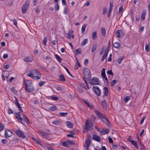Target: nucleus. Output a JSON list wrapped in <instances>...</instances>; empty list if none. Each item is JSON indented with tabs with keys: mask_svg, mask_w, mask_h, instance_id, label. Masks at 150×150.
<instances>
[{
	"mask_svg": "<svg viewBox=\"0 0 150 150\" xmlns=\"http://www.w3.org/2000/svg\"><path fill=\"white\" fill-rule=\"evenodd\" d=\"M96 113L98 117L100 119H103L105 117V116H104L102 113H101L98 110L96 111Z\"/></svg>",
	"mask_w": 150,
	"mask_h": 150,
	"instance_id": "obj_13",
	"label": "nucleus"
},
{
	"mask_svg": "<svg viewBox=\"0 0 150 150\" xmlns=\"http://www.w3.org/2000/svg\"><path fill=\"white\" fill-rule=\"evenodd\" d=\"M12 132L9 130H5V136L6 138H9L12 136Z\"/></svg>",
	"mask_w": 150,
	"mask_h": 150,
	"instance_id": "obj_12",
	"label": "nucleus"
},
{
	"mask_svg": "<svg viewBox=\"0 0 150 150\" xmlns=\"http://www.w3.org/2000/svg\"><path fill=\"white\" fill-rule=\"evenodd\" d=\"M101 105L103 107L106 108L107 107V104L105 100L102 101L101 102Z\"/></svg>",
	"mask_w": 150,
	"mask_h": 150,
	"instance_id": "obj_21",
	"label": "nucleus"
},
{
	"mask_svg": "<svg viewBox=\"0 0 150 150\" xmlns=\"http://www.w3.org/2000/svg\"><path fill=\"white\" fill-rule=\"evenodd\" d=\"M2 142L4 144H6L7 143V140L6 139H3L2 140Z\"/></svg>",
	"mask_w": 150,
	"mask_h": 150,
	"instance_id": "obj_57",
	"label": "nucleus"
},
{
	"mask_svg": "<svg viewBox=\"0 0 150 150\" xmlns=\"http://www.w3.org/2000/svg\"><path fill=\"white\" fill-rule=\"evenodd\" d=\"M116 36L119 38H122L124 35L123 31L121 30H119L115 32Z\"/></svg>",
	"mask_w": 150,
	"mask_h": 150,
	"instance_id": "obj_10",
	"label": "nucleus"
},
{
	"mask_svg": "<svg viewBox=\"0 0 150 150\" xmlns=\"http://www.w3.org/2000/svg\"><path fill=\"white\" fill-rule=\"evenodd\" d=\"M123 9V7L122 6H121V7H120L119 9V11L117 12V13L118 14H120L121 12L122 11Z\"/></svg>",
	"mask_w": 150,
	"mask_h": 150,
	"instance_id": "obj_45",
	"label": "nucleus"
},
{
	"mask_svg": "<svg viewBox=\"0 0 150 150\" xmlns=\"http://www.w3.org/2000/svg\"><path fill=\"white\" fill-rule=\"evenodd\" d=\"M67 142L68 143L71 145H74V143L73 142V141L71 140H69L67 141Z\"/></svg>",
	"mask_w": 150,
	"mask_h": 150,
	"instance_id": "obj_55",
	"label": "nucleus"
},
{
	"mask_svg": "<svg viewBox=\"0 0 150 150\" xmlns=\"http://www.w3.org/2000/svg\"><path fill=\"white\" fill-rule=\"evenodd\" d=\"M25 87L26 90L28 92L33 91L35 88L33 85V82L28 80H25Z\"/></svg>",
	"mask_w": 150,
	"mask_h": 150,
	"instance_id": "obj_2",
	"label": "nucleus"
},
{
	"mask_svg": "<svg viewBox=\"0 0 150 150\" xmlns=\"http://www.w3.org/2000/svg\"><path fill=\"white\" fill-rule=\"evenodd\" d=\"M73 33V31L72 30H69L68 33L67 34V38L70 39L71 38V35Z\"/></svg>",
	"mask_w": 150,
	"mask_h": 150,
	"instance_id": "obj_23",
	"label": "nucleus"
},
{
	"mask_svg": "<svg viewBox=\"0 0 150 150\" xmlns=\"http://www.w3.org/2000/svg\"><path fill=\"white\" fill-rule=\"evenodd\" d=\"M30 0H26L23 5L22 8V13L23 14L26 13L29 6Z\"/></svg>",
	"mask_w": 150,
	"mask_h": 150,
	"instance_id": "obj_5",
	"label": "nucleus"
},
{
	"mask_svg": "<svg viewBox=\"0 0 150 150\" xmlns=\"http://www.w3.org/2000/svg\"><path fill=\"white\" fill-rule=\"evenodd\" d=\"M101 75L103 78V79H105V77H107L105 74V69L103 68L102 69L101 71Z\"/></svg>",
	"mask_w": 150,
	"mask_h": 150,
	"instance_id": "obj_20",
	"label": "nucleus"
},
{
	"mask_svg": "<svg viewBox=\"0 0 150 150\" xmlns=\"http://www.w3.org/2000/svg\"><path fill=\"white\" fill-rule=\"evenodd\" d=\"M59 79L60 81H66V79L64 75H60L59 77Z\"/></svg>",
	"mask_w": 150,
	"mask_h": 150,
	"instance_id": "obj_24",
	"label": "nucleus"
},
{
	"mask_svg": "<svg viewBox=\"0 0 150 150\" xmlns=\"http://www.w3.org/2000/svg\"><path fill=\"white\" fill-rule=\"evenodd\" d=\"M93 123H91L89 120H87L86 122L85 129L89 131L92 130L93 129Z\"/></svg>",
	"mask_w": 150,
	"mask_h": 150,
	"instance_id": "obj_6",
	"label": "nucleus"
},
{
	"mask_svg": "<svg viewBox=\"0 0 150 150\" xmlns=\"http://www.w3.org/2000/svg\"><path fill=\"white\" fill-rule=\"evenodd\" d=\"M108 140L109 141V143H113V141L110 137L109 136L108 137Z\"/></svg>",
	"mask_w": 150,
	"mask_h": 150,
	"instance_id": "obj_53",
	"label": "nucleus"
},
{
	"mask_svg": "<svg viewBox=\"0 0 150 150\" xmlns=\"http://www.w3.org/2000/svg\"><path fill=\"white\" fill-rule=\"evenodd\" d=\"M54 8L55 10L57 11H58L59 9V6L58 4H55Z\"/></svg>",
	"mask_w": 150,
	"mask_h": 150,
	"instance_id": "obj_41",
	"label": "nucleus"
},
{
	"mask_svg": "<svg viewBox=\"0 0 150 150\" xmlns=\"http://www.w3.org/2000/svg\"><path fill=\"white\" fill-rule=\"evenodd\" d=\"M13 24L14 25L16 26V27L17 26V20L15 19H14L13 20Z\"/></svg>",
	"mask_w": 150,
	"mask_h": 150,
	"instance_id": "obj_56",
	"label": "nucleus"
},
{
	"mask_svg": "<svg viewBox=\"0 0 150 150\" xmlns=\"http://www.w3.org/2000/svg\"><path fill=\"white\" fill-rule=\"evenodd\" d=\"M107 73L109 75H113V73L112 71L111 70H110L108 71L107 72Z\"/></svg>",
	"mask_w": 150,
	"mask_h": 150,
	"instance_id": "obj_64",
	"label": "nucleus"
},
{
	"mask_svg": "<svg viewBox=\"0 0 150 150\" xmlns=\"http://www.w3.org/2000/svg\"><path fill=\"white\" fill-rule=\"evenodd\" d=\"M49 109L52 111H54L57 109V108L56 106H54L50 107Z\"/></svg>",
	"mask_w": 150,
	"mask_h": 150,
	"instance_id": "obj_40",
	"label": "nucleus"
},
{
	"mask_svg": "<svg viewBox=\"0 0 150 150\" xmlns=\"http://www.w3.org/2000/svg\"><path fill=\"white\" fill-rule=\"evenodd\" d=\"M62 145L64 146L67 147L68 146V144L67 142H64L62 143Z\"/></svg>",
	"mask_w": 150,
	"mask_h": 150,
	"instance_id": "obj_52",
	"label": "nucleus"
},
{
	"mask_svg": "<svg viewBox=\"0 0 150 150\" xmlns=\"http://www.w3.org/2000/svg\"><path fill=\"white\" fill-rule=\"evenodd\" d=\"M47 42V37L45 38L43 41V43L44 45L46 46V43Z\"/></svg>",
	"mask_w": 150,
	"mask_h": 150,
	"instance_id": "obj_43",
	"label": "nucleus"
},
{
	"mask_svg": "<svg viewBox=\"0 0 150 150\" xmlns=\"http://www.w3.org/2000/svg\"><path fill=\"white\" fill-rule=\"evenodd\" d=\"M67 8L65 7L64 8V13L65 14H67Z\"/></svg>",
	"mask_w": 150,
	"mask_h": 150,
	"instance_id": "obj_58",
	"label": "nucleus"
},
{
	"mask_svg": "<svg viewBox=\"0 0 150 150\" xmlns=\"http://www.w3.org/2000/svg\"><path fill=\"white\" fill-rule=\"evenodd\" d=\"M125 56H122L120 58L118 59L117 60L118 63L120 64L121 63L122 60L125 58Z\"/></svg>",
	"mask_w": 150,
	"mask_h": 150,
	"instance_id": "obj_37",
	"label": "nucleus"
},
{
	"mask_svg": "<svg viewBox=\"0 0 150 150\" xmlns=\"http://www.w3.org/2000/svg\"><path fill=\"white\" fill-rule=\"evenodd\" d=\"M146 15V13L145 11H144L142 12L141 15V19L142 21H144L145 19Z\"/></svg>",
	"mask_w": 150,
	"mask_h": 150,
	"instance_id": "obj_25",
	"label": "nucleus"
},
{
	"mask_svg": "<svg viewBox=\"0 0 150 150\" xmlns=\"http://www.w3.org/2000/svg\"><path fill=\"white\" fill-rule=\"evenodd\" d=\"M130 99V97L129 96H127L124 98V101L125 103L127 102Z\"/></svg>",
	"mask_w": 150,
	"mask_h": 150,
	"instance_id": "obj_47",
	"label": "nucleus"
},
{
	"mask_svg": "<svg viewBox=\"0 0 150 150\" xmlns=\"http://www.w3.org/2000/svg\"><path fill=\"white\" fill-rule=\"evenodd\" d=\"M86 25H87L86 24H85L82 26L81 28V32L82 33H83L84 32Z\"/></svg>",
	"mask_w": 150,
	"mask_h": 150,
	"instance_id": "obj_31",
	"label": "nucleus"
},
{
	"mask_svg": "<svg viewBox=\"0 0 150 150\" xmlns=\"http://www.w3.org/2000/svg\"><path fill=\"white\" fill-rule=\"evenodd\" d=\"M51 98L52 100L55 101H57L59 99L56 96H52Z\"/></svg>",
	"mask_w": 150,
	"mask_h": 150,
	"instance_id": "obj_54",
	"label": "nucleus"
},
{
	"mask_svg": "<svg viewBox=\"0 0 150 150\" xmlns=\"http://www.w3.org/2000/svg\"><path fill=\"white\" fill-rule=\"evenodd\" d=\"M66 124L67 126L69 128H71L73 127V124L70 122L67 121L66 122Z\"/></svg>",
	"mask_w": 150,
	"mask_h": 150,
	"instance_id": "obj_18",
	"label": "nucleus"
},
{
	"mask_svg": "<svg viewBox=\"0 0 150 150\" xmlns=\"http://www.w3.org/2000/svg\"><path fill=\"white\" fill-rule=\"evenodd\" d=\"M4 127V126L3 124L1 123L0 124V131L3 129Z\"/></svg>",
	"mask_w": 150,
	"mask_h": 150,
	"instance_id": "obj_61",
	"label": "nucleus"
},
{
	"mask_svg": "<svg viewBox=\"0 0 150 150\" xmlns=\"http://www.w3.org/2000/svg\"><path fill=\"white\" fill-rule=\"evenodd\" d=\"M113 46L115 48H119L120 46L119 43L117 42H115Z\"/></svg>",
	"mask_w": 150,
	"mask_h": 150,
	"instance_id": "obj_38",
	"label": "nucleus"
},
{
	"mask_svg": "<svg viewBox=\"0 0 150 150\" xmlns=\"http://www.w3.org/2000/svg\"><path fill=\"white\" fill-rule=\"evenodd\" d=\"M109 132V129H105L103 130L101 132V134L103 135L105 134L108 133Z\"/></svg>",
	"mask_w": 150,
	"mask_h": 150,
	"instance_id": "obj_26",
	"label": "nucleus"
},
{
	"mask_svg": "<svg viewBox=\"0 0 150 150\" xmlns=\"http://www.w3.org/2000/svg\"><path fill=\"white\" fill-rule=\"evenodd\" d=\"M39 133L40 134L43 135L44 137H47V134L45 132H43L41 131H39Z\"/></svg>",
	"mask_w": 150,
	"mask_h": 150,
	"instance_id": "obj_35",
	"label": "nucleus"
},
{
	"mask_svg": "<svg viewBox=\"0 0 150 150\" xmlns=\"http://www.w3.org/2000/svg\"><path fill=\"white\" fill-rule=\"evenodd\" d=\"M15 115L16 118L18 120V122L21 123L23 124L25 122L27 124L30 123L25 115L23 114L21 115L19 112L16 113Z\"/></svg>",
	"mask_w": 150,
	"mask_h": 150,
	"instance_id": "obj_1",
	"label": "nucleus"
},
{
	"mask_svg": "<svg viewBox=\"0 0 150 150\" xmlns=\"http://www.w3.org/2000/svg\"><path fill=\"white\" fill-rule=\"evenodd\" d=\"M76 54L77 55H78L79 54L81 53V49L80 48H79L77 49L76 50Z\"/></svg>",
	"mask_w": 150,
	"mask_h": 150,
	"instance_id": "obj_29",
	"label": "nucleus"
},
{
	"mask_svg": "<svg viewBox=\"0 0 150 150\" xmlns=\"http://www.w3.org/2000/svg\"><path fill=\"white\" fill-rule=\"evenodd\" d=\"M45 83V81H41L39 83L38 85L40 86L41 87L43 86Z\"/></svg>",
	"mask_w": 150,
	"mask_h": 150,
	"instance_id": "obj_48",
	"label": "nucleus"
},
{
	"mask_svg": "<svg viewBox=\"0 0 150 150\" xmlns=\"http://www.w3.org/2000/svg\"><path fill=\"white\" fill-rule=\"evenodd\" d=\"M109 52V50H105V52L103 57L102 58V61L103 62L104 59L106 58L107 57L108 53Z\"/></svg>",
	"mask_w": 150,
	"mask_h": 150,
	"instance_id": "obj_17",
	"label": "nucleus"
},
{
	"mask_svg": "<svg viewBox=\"0 0 150 150\" xmlns=\"http://www.w3.org/2000/svg\"><path fill=\"white\" fill-rule=\"evenodd\" d=\"M55 58L59 62H60L62 60V59L57 54L55 55Z\"/></svg>",
	"mask_w": 150,
	"mask_h": 150,
	"instance_id": "obj_30",
	"label": "nucleus"
},
{
	"mask_svg": "<svg viewBox=\"0 0 150 150\" xmlns=\"http://www.w3.org/2000/svg\"><path fill=\"white\" fill-rule=\"evenodd\" d=\"M97 38V33L96 32H94L92 33V38L93 40H95Z\"/></svg>",
	"mask_w": 150,
	"mask_h": 150,
	"instance_id": "obj_27",
	"label": "nucleus"
},
{
	"mask_svg": "<svg viewBox=\"0 0 150 150\" xmlns=\"http://www.w3.org/2000/svg\"><path fill=\"white\" fill-rule=\"evenodd\" d=\"M104 96H107L108 94V89L107 87H105L103 88Z\"/></svg>",
	"mask_w": 150,
	"mask_h": 150,
	"instance_id": "obj_19",
	"label": "nucleus"
},
{
	"mask_svg": "<svg viewBox=\"0 0 150 150\" xmlns=\"http://www.w3.org/2000/svg\"><path fill=\"white\" fill-rule=\"evenodd\" d=\"M101 32L102 33V35H105L106 33V31L105 28H102L101 29Z\"/></svg>",
	"mask_w": 150,
	"mask_h": 150,
	"instance_id": "obj_44",
	"label": "nucleus"
},
{
	"mask_svg": "<svg viewBox=\"0 0 150 150\" xmlns=\"http://www.w3.org/2000/svg\"><path fill=\"white\" fill-rule=\"evenodd\" d=\"M33 60V59L32 58L29 56L25 58L24 59V60L25 62H32Z\"/></svg>",
	"mask_w": 150,
	"mask_h": 150,
	"instance_id": "obj_15",
	"label": "nucleus"
},
{
	"mask_svg": "<svg viewBox=\"0 0 150 150\" xmlns=\"http://www.w3.org/2000/svg\"><path fill=\"white\" fill-rule=\"evenodd\" d=\"M93 90L96 94L98 96L100 95L101 91L99 88L97 86H94L93 88Z\"/></svg>",
	"mask_w": 150,
	"mask_h": 150,
	"instance_id": "obj_8",
	"label": "nucleus"
},
{
	"mask_svg": "<svg viewBox=\"0 0 150 150\" xmlns=\"http://www.w3.org/2000/svg\"><path fill=\"white\" fill-rule=\"evenodd\" d=\"M8 112L9 114H13V111L10 108H9L8 110Z\"/></svg>",
	"mask_w": 150,
	"mask_h": 150,
	"instance_id": "obj_60",
	"label": "nucleus"
},
{
	"mask_svg": "<svg viewBox=\"0 0 150 150\" xmlns=\"http://www.w3.org/2000/svg\"><path fill=\"white\" fill-rule=\"evenodd\" d=\"M27 76H30L33 79V77L32 72L31 70L30 71V73H29V74H27Z\"/></svg>",
	"mask_w": 150,
	"mask_h": 150,
	"instance_id": "obj_49",
	"label": "nucleus"
},
{
	"mask_svg": "<svg viewBox=\"0 0 150 150\" xmlns=\"http://www.w3.org/2000/svg\"><path fill=\"white\" fill-rule=\"evenodd\" d=\"M146 118V117L145 116H144L143 118H142V119L141 120L140 122V124H142L144 121V120H145V119Z\"/></svg>",
	"mask_w": 150,
	"mask_h": 150,
	"instance_id": "obj_63",
	"label": "nucleus"
},
{
	"mask_svg": "<svg viewBox=\"0 0 150 150\" xmlns=\"http://www.w3.org/2000/svg\"><path fill=\"white\" fill-rule=\"evenodd\" d=\"M68 114L67 112H60L59 115L62 116H66Z\"/></svg>",
	"mask_w": 150,
	"mask_h": 150,
	"instance_id": "obj_46",
	"label": "nucleus"
},
{
	"mask_svg": "<svg viewBox=\"0 0 150 150\" xmlns=\"http://www.w3.org/2000/svg\"><path fill=\"white\" fill-rule=\"evenodd\" d=\"M97 47V45H93L92 49L91 52H94L96 49Z\"/></svg>",
	"mask_w": 150,
	"mask_h": 150,
	"instance_id": "obj_33",
	"label": "nucleus"
},
{
	"mask_svg": "<svg viewBox=\"0 0 150 150\" xmlns=\"http://www.w3.org/2000/svg\"><path fill=\"white\" fill-rule=\"evenodd\" d=\"M88 42V39H85L81 43V45L83 46L86 45Z\"/></svg>",
	"mask_w": 150,
	"mask_h": 150,
	"instance_id": "obj_28",
	"label": "nucleus"
},
{
	"mask_svg": "<svg viewBox=\"0 0 150 150\" xmlns=\"http://www.w3.org/2000/svg\"><path fill=\"white\" fill-rule=\"evenodd\" d=\"M84 102L88 107H89L91 108H93L92 106L90 105L88 100H84Z\"/></svg>",
	"mask_w": 150,
	"mask_h": 150,
	"instance_id": "obj_32",
	"label": "nucleus"
},
{
	"mask_svg": "<svg viewBox=\"0 0 150 150\" xmlns=\"http://www.w3.org/2000/svg\"><path fill=\"white\" fill-rule=\"evenodd\" d=\"M103 11L102 12V14L104 15L106 13L107 11V9L106 8H103Z\"/></svg>",
	"mask_w": 150,
	"mask_h": 150,
	"instance_id": "obj_50",
	"label": "nucleus"
},
{
	"mask_svg": "<svg viewBox=\"0 0 150 150\" xmlns=\"http://www.w3.org/2000/svg\"><path fill=\"white\" fill-rule=\"evenodd\" d=\"M60 122L59 121L55 120L52 122V124L56 125H59L60 124Z\"/></svg>",
	"mask_w": 150,
	"mask_h": 150,
	"instance_id": "obj_34",
	"label": "nucleus"
},
{
	"mask_svg": "<svg viewBox=\"0 0 150 150\" xmlns=\"http://www.w3.org/2000/svg\"><path fill=\"white\" fill-rule=\"evenodd\" d=\"M110 45H111L110 42V40H109L108 41V44L107 45V47H106V48L105 50H109V51L110 49Z\"/></svg>",
	"mask_w": 150,
	"mask_h": 150,
	"instance_id": "obj_36",
	"label": "nucleus"
},
{
	"mask_svg": "<svg viewBox=\"0 0 150 150\" xmlns=\"http://www.w3.org/2000/svg\"><path fill=\"white\" fill-rule=\"evenodd\" d=\"M92 139L99 142H100L101 140L100 137L96 134H94L93 135L92 137Z\"/></svg>",
	"mask_w": 150,
	"mask_h": 150,
	"instance_id": "obj_14",
	"label": "nucleus"
},
{
	"mask_svg": "<svg viewBox=\"0 0 150 150\" xmlns=\"http://www.w3.org/2000/svg\"><path fill=\"white\" fill-rule=\"evenodd\" d=\"M128 141L130 142L131 144L134 145V146L136 145L137 144V142L136 141H135L133 140L130 141L129 140H128Z\"/></svg>",
	"mask_w": 150,
	"mask_h": 150,
	"instance_id": "obj_39",
	"label": "nucleus"
},
{
	"mask_svg": "<svg viewBox=\"0 0 150 150\" xmlns=\"http://www.w3.org/2000/svg\"><path fill=\"white\" fill-rule=\"evenodd\" d=\"M15 104L16 105L17 107L18 108V109L20 111H21L22 112H23L22 107H21V105L19 103L18 101V99L16 98V96H15Z\"/></svg>",
	"mask_w": 150,
	"mask_h": 150,
	"instance_id": "obj_11",
	"label": "nucleus"
},
{
	"mask_svg": "<svg viewBox=\"0 0 150 150\" xmlns=\"http://www.w3.org/2000/svg\"><path fill=\"white\" fill-rule=\"evenodd\" d=\"M117 83V80L114 79L112 80V81L111 82V86H114L115 84Z\"/></svg>",
	"mask_w": 150,
	"mask_h": 150,
	"instance_id": "obj_42",
	"label": "nucleus"
},
{
	"mask_svg": "<svg viewBox=\"0 0 150 150\" xmlns=\"http://www.w3.org/2000/svg\"><path fill=\"white\" fill-rule=\"evenodd\" d=\"M31 70L33 76V79L37 80L40 79L41 74L39 71L33 69Z\"/></svg>",
	"mask_w": 150,
	"mask_h": 150,
	"instance_id": "obj_4",
	"label": "nucleus"
},
{
	"mask_svg": "<svg viewBox=\"0 0 150 150\" xmlns=\"http://www.w3.org/2000/svg\"><path fill=\"white\" fill-rule=\"evenodd\" d=\"M145 50L147 52H148L149 50V47L147 44L145 45Z\"/></svg>",
	"mask_w": 150,
	"mask_h": 150,
	"instance_id": "obj_51",
	"label": "nucleus"
},
{
	"mask_svg": "<svg viewBox=\"0 0 150 150\" xmlns=\"http://www.w3.org/2000/svg\"><path fill=\"white\" fill-rule=\"evenodd\" d=\"M39 0H33V2L34 6H36L37 4V3Z\"/></svg>",
	"mask_w": 150,
	"mask_h": 150,
	"instance_id": "obj_62",
	"label": "nucleus"
},
{
	"mask_svg": "<svg viewBox=\"0 0 150 150\" xmlns=\"http://www.w3.org/2000/svg\"><path fill=\"white\" fill-rule=\"evenodd\" d=\"M11 90L14 93H17V91L15 90L14 87L12 88Z\"/></svg>",
	"mask_w": 150,
	"mask_h": 150,
	"instance_id": "obj_59",
	"label": "nucleus"
},
{
	"mask_svg": "<svg viewBox=\"0 0 150 150\" xmlns=\"http://www.w3.org/2000/svg\"><path fill=\"white\" fill-rule=\"evenodd\" d=\"M83 72L84 75L83 78H86L87 80H89L91 77L90 70L88 68H85L83 69Z\"/></svg>",
	"mask_w": 150,
	"mask_h": 150,
	"instance_id": "obj_3",
	"label": "nucleus"
},
{
	"mask_svg": "<svg viewBox=\"0 0 150 150\" xmlns=\"http://www.w3.org/2000/svg\"><path fill=\"white\" fill-rule=\"evenodd\" d=\"M90 83L92 85H97L99 83V80L96 77H93L91 79Z\"/></svg>",
	"mask_w": 150,
	"mask_h": 150,
	"instance_id": "obj_7",
	"label": "nucleus"
},
{
	"mask_svg": "<svg viewBox=\"0 0 150 150\" xmlns=\"http://www.w3.org/2000/svg\"><path fill=\"white\" fill-rule=\"evenodd\" d=\"M15 132L19 137L22 139H24L26 137V136L24 134L23 132L20 130H16Z\"/></svg>",
	"mask_w": 150,
	"mask_h": 150,
	"instance_id": "obj_9",
	"label": "nucleus"
},
{
	"mask_svg": "<svg viewBox=\"0 0 150 150\" xmlns=\"http://www.w3.org/2000/svg\"><path fill=\"white\" fill-rule=\"evenodd\" d=\"M85 144L86 145H84V146L85 147H86L87 149H88V147L90 146L91 144L90 140L89 139H86L85 142Z\"/></svg>",
	"mask_w": 150,
	"mask_h": 150,
	"instance_id": "obj_16",
	"label": "nucleus"
},
{
	"mask_svg": "<svg viewBox=\"0 0 150 150\" xmlns=\"http://www.w3.org/2000/svg\"><path fill=\"white\" fill-rule=\"evenodd\" d=\"M102 120L103 122L106 124L107 125H109L110 124V123L109 120L108 119L105 117H105Z\"/></svg>",
	"mask_w": 150,
	"mask_h": 150,
	"instance_id": "obj_22",
	"label": "nucleus"
}]
</instances>
